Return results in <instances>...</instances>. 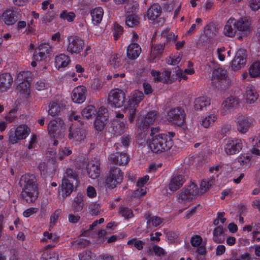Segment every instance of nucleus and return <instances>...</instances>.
I'll list each match as a JSON object with an SVG mask.
<instances>
[{
	"mask_svg": "<svg viewBox=\"0 0 260 260\" xmlns=\"http://www.w3.org/2000/svg\"><path fill=\"white\" fill-rule=\"evenodd\" d=\"M70 57L64 53L60 54L55 57L56 65H69L71 63Z\"/></svg>",
	"mask_w": 260,
	"mask_h": 260,
	"instance_id": "nucleus-41",
	"label": "nucleus"
},
{
	"mask_svg": "<svg viewBox=\"0 0 260 260\" xmlns=\"http://www.w3.org/2000/svg\"><path fill=\"white\" fill-rule=\"evenodd\" d=\"M127 244H133L137 249L141 250L143 248L145 242L142 240H138L136 238H133L127 241Z\"/></svg>",
	"mask_w": 260,
	"mask_h": 260,
	"instance_id": "nucleus-52",
	"label": "nucleus"
},
{
	"mask_svg": "<svg viewBox=\"0 0 260 260\" xmlns=\"http://www.w3.org/2000/svg\"><path fill=\"white\" fill-rule=\"evenodd\" d=\"M60 107L58 103L56 101H52L48 105V109L47 110L49 115L52 116H55L60 112Z\"/></svg>",
	"mask_w": 260,
	"mask_h": 260,
	"instance_id": "nucleus-39",
	"label": "nucleus"
},
{
	"mask_svg": "<svg viewBox=\"0 0 260 260\" xmlns=\"http://www.w3.org/2000/svg\"><path fill=\"white\" fill-rule=\"evenodd\" d=\"M237 31L240 35L245 36L250 31V23L246 19L237 20Z\"/></svg>",
	"mask_w": 260,
	"mask_h": 260,
	"instance_id": "nucleus-28",
	"label": "nucleus"
},
{
	"mask_svg": "<svg viewBox=\"0 0 260 260\" xmlns=\"http://www.w3.org/2000/svg\"><path fill=\"white\" fill-rule=\"evenodd\" d=\"M249 74L251 78L260 76V66H250Z\"/></svg>",
	"mask_w": 260,
	"mask_h": 260,
	"instance_id": "nucleus-60",
	"label": "nucleus"
},
{
	"mask_svg": "<svg viewBox=\"0 0 260 260\" xmlns=\"http://www.w3.org/2000/svg\"><path fill=\"white\" fill-rule=\"evenodd\" d=\"M92 22L97 25L100 23L103 19L104 10L101 7H98L92 9L90 12Z\"/></svg>",
	"mask_w": 260,
	"mask_h": 260,
	"instance_id": "nucleus-31",
	"label": "nucleus"
},
{
	"mask_svg": "<svg viewBox=\"0 0 260 260\" xmlns=\"http://www.w3.org/2000/svg\"><path fill=\"white\" fill-rule=\"evenodd\" d=\"M211 84L218 89H224L229 86L226 71L221 67L215 69L211 76Z\"/></svg>",
	"mask_w": 260,
	"mask_h": 260,
	"instance_id": "nucleus-4",
	"label": "nucleus"
},
{
	"mask_svg": "<svg viewBox=\"0 0 260 260\" xmlns=\"http://www.w3.org/2000/svg\"><path fill=\"white\" fill-rule=\"evenodd\" d=\"M199 193L197 185L191 183L181 190L179 194L178 199L182 202H188L191 201L194 197L198 196Z\"/></svg>",
	"mask_w": 260,
	"mask_h": 260,
	"instance_id": "nucleus-15",
	"label": "nucleus"
},
{
	"mask_svg": "<svg viewBox=\"0 0 260 260\" xmlns=\"http://www.w3.org/2000/svg\"><path fill=\"white\" fill-rule=\"evenodd\" d=\"M244 140L239 138L229 139L224 146V150L228 155L238 154L242 149Z\"/></svg>",
	"mask_w": 260,
	"mask_h": 260,
	"instance_id": "nucleus-13",
	"label": "nucleus"
},
{
	"mask_svg": "<svg viewBox=\"0 0 260 260\" xmlns=\"http://www.w3.org/2000/svg\"><path fill=\"white\" fill-rule=\"evenodd\" d=\"M139 22V18L134 14L128 15L125 18V24L129 27L137 26Z\"/></svg>",
	"mask_w": 260,
	"mask_h": 260,
	"instance_id": "nucleus-46",
	"label": "nucleus"
},
{
	"mask_svg": "<svg viewBox=\"0 0 260 260\" xmlns=\"http://www.w3.org/2000/svg\"><path fill=\"white\" fill-rule=\"evenodd\" d=\"M87 90L84 86H78L72 91V99L74 103L81 104L86 99Z\"/></svg>",
	"mask_w": 260,
	"mask_h": 260,
	"instance_id": "nucleus-20",
	"label": "nucleus"
},
{
	"mask_svg": "<svg viewBox=\"0 0 260 260\" xmlns=\"http://www.w3.org/2000/svg\"><path fill=\"white\" fill-rule=\"evenodd\" d=\"M72 153V150L67 147L59 149L58 156L59 160H62L67 156H69Z\"/></svg>",
	"mask_w": 260,
	"mask_h": 260,
	"instance_id": "nucleus-55",
	"label": "nucleus"
},
{
	"mask_svg": "<svg viewBox=\"0 0 260 260\" xmlns=\"http://www.w3.org/2000/svg\"><path fill=\"white\" fill-rule=\"evenodd\" d=\"M212 182L211 180L203 179L200 183V187L199 189V195L202 194L206 192L212 186Z\"/></svg>",
	"mask_w": 260,
	"mask_h": 260,
	"instance_id": "nucleus-48",
	"label": "nucleus"
},
{
	"mask_svg": "<svg viewBox=\"0 0 260 260\" xmlns=\"http://www.w3.org/2000/svg\"><path fill=\"white\" fill-rule=\"evenodd\" d=\"M67 178H63L62 181L61 190L63 198L70 196L74 189L73 181H77V176L71 169L67 170Z\"/></svg>",
	"mask_w": 260,
	"mask_h": 260,
	"instance_id": "nucleus-10",
	"label": "nucleus"
},
{
	"mask_svg": "<svg viewBox=\"0 0 260 260\" xmlns=\"http://www.w3.org/2000/svg\"><path fill=\"white\" fill-rule=\"evenodd\" d=\"M58 255L51 250L44 251L42 254L41 260H58Z\"/></svg>",
	"mask_w": 260,
	"mask_h": 260,
	"instance_id": "nucleus-49",
	"label": "nucleus"
},
{
	"mask_svg": "<svg viewBox=\"0 0 260 260\" xmlns=\"http://www.w3.org/2000/svg\"><path fill=\"white\" fill-rule=\"evenodd\" d=\"M203 239L200 235H194L190 239V243L193 247H197L202 244Z\"/></svg>",
	"mask_w": 260,
	"mask_h": 260,
	"instance_id": "nucleus-63",
	"label": "nucleus"
},
{
	"mask_svg": "<svg viewBox=\"0 0 260 260\" xmlns=\"http://www.w3.org/2000/svg\"><path fill=\"white\" fill-rule=\"evenodd\" d=\"M141 49L137 43H132L127 48V56L130 59H135L140 55Z\"/></svg>",
	"mask_w": 260,
	"mask_h": 260,
	"instance_id": "nucleus-29",
	"label": "nucleus"
},
{
	"mask_svg": "<svg viewBox=\"0 0 260 260\" xmlns=\"http://www.w3.org/2000/svg\"><path fill=\"white\" fill-rule=\"evenodd\" d=\"M83 197L81 195L77 196L74 200L72 207L75 212L82 210L84 207Z\"/></svg>",
	"mask_w": 260,
	"mask_h": 260,
	"instance_id": "nucleus-40",
	"label": "nucleus"
},
{
	"mask_svg": "<svg viewBox=\"0 0 260 260\" xmlns=\"http://www.w3.org/2000/svg\"><path fill=\"white\" fill-rule=\"evenodd\" d=\"M185 182L184 176L180 174H174L170 180L169 188L172 191H175L179 189Z\"/></svg>",
	"mask_w": 260,
	"mask_h": 260,
	"instance_id": "nucleus-23",
	"label": "nucleus"
},
{
	"mask_svg": "<svg viewBox=\"0 0 260 260\" xmlns=\"http://www.w3.org/2000/svg\"><path fill=\"white\" fill-rule=\"evenodd\" d=\"M39 169L41 174L45 176V177H52L56 170V167L54 164L50 161L47 162H41L39 165Z\"/></svg>",
	"mask_w": 260,
	"mask_h": 260,
	"instance_id": "nucleus-21",
	"label": "nucleus"
},
{
	"mask_svg": "<svg viewBox=\"0 0 260 260\" xmlns=\"http://www.w3.org/2000/svg\"><path fill=\"white\" fill-rule=\"evenodd\" d=\"M174 82L176 80L180 81L182 79L186 80L187 77L185 75L184 71L183 72L181 71L177 70L174 73Z\"/></svg>",
	"mask_w": 260,
	"mask_h": 260,
	"instance_id": "nucleus-64",
	"label": "nucleus"
},
{
	"mask_svg": "<svg viewBox=\"0 0 260 260\" xmlns=\"http://www.w3.org/2000/svg\"><path fill=\"white\" fill-rule=\"evenodd\" d=\"M19 184L22 189L19 197L20 202L23 204L34 203L39 195L37 179L35 175L29 173L22 175Z\"/></svg>",
	"mask_w": 260,
	"mask_h": 260,
	"instance_id": "nucleus-2",
	"label": "nucleus"
},
{
	"mask_svg": "<svg viewBox=\"0 0 260 260\" xmlns=\"http://www.w3.org/2000/svg\"><path fill=\"white\" fill-rule=\"evenodd\" d=\"M181 59L180 55H173L167 58V62L169 65H176L178 64Z\"/></svg>",
	"mask_w": 260,
	"mask_h": 260,
	"instance_id": "nucleus-61",
	"label": "nucleus"
},
{
	"mask_svg": "<svg viewBox=\"0 0 260 260\" xmlns=\"http://www.w3.org/2000/svg\"><path fill=\"white\" fill-rule=\"evenodd\" d=\"M108 159L111 164L123 166L127 165L129 158L127 153L116 152L110 154Z\"/></svg>",
	"mask_w": 260,
	"mask_h": 260,
	"instance_id": "nucleus-18",
	"label": "nucleus"
},
{
	"mask_svg": "<svg viewBox=\"0 0 260 260\" xmlns=\"http://www.w3.org/2000/svg\"><path fill=\"white\" fill-rule=\"evenodd\" d=\"M166 117L172 125L181 127L185 122L186 113L183 108L177 107L168 111Z\"/></svg>",
	"mask_w": 260,
	"mask_h": 260,
	"instance_id": "nucleus-5",
	"label": "nucleus"
},
{
	"mask_svg": "<svg viewBox=\"0 0 260 260\" xmlns=\"http://www.w3.org/2000/svg\"><path fill=\"white\" fill-rule=\"evenodd\" d=\"M119 213L127 220L134 216L133 211L127 207L121 206L119 208Z\"/></svg>",
	"mask_w": 260,
	"mask_h": 260,
	"instance_id": "nucleus-50",
	"label": "nucleus"
},
{
	"mask_svg": "<svg viewBox=\"0 0 260 260\" xmlns=\"http://www.w3.org/2000/svg\"><path fill=\"white\" fill-rule=\"evenodd\" d=\"M174 73L165 70L160 73L159 82L165 84H172L174 82Z\"/></svg>",
	"mask_w": 260,
	"mask_h": 260,
	"instance_id": "nucleus-37",
	"label": "nucleus"
},
{
	"mask_svg": "<svg viewBox=\"0 0 260 260\" xmlns=\"http://www.w3.org/2000/svg\"><path fill=\"white\" fill-rule=\"evenodd\" d=\"M13 82V78L10 73H4L0 74V92L8 90Z\"/></svg>",
	"mask_w": 260,
	"mask_h": 260,
	"instance_id": "nucleus-22",
	"label": "nucleus"
},
{
	"mask_svg": "<svg viewBox=\"0 0 260 260\" xmlns=\"http://www.w3.org/2000/svg\"><path fill=\"white\" fill-rule=\"evenodd\" d=\"M80 260H93L94 254L90 250H85L79 254Z\"/></svg>",
	"mask_w": 260,
	"mask_h": 260,
	"instance_id": "nucleus-54",
	"label": "nucleus"
},
{
	"mask_svg": "<svg viewBox=\"0 0 260 260\" xmlns=\"http://www.w3.org/2000/svg\"><path fill=\"white\" fill-rule=\"evenodd\" d=\"M128 0H113L116 5H121L126 3L124 6V9L128 13L133 12L138 8L137 3L133 4L132 3H127Z\"/></svg>",
	"mask_w": 260,
	"mask_h": 260,
	"instance_id": "nucleus-45",
	"label": "nucleus"
},
{
	"mask_svg": "<svg viewBox=\"0 0 260 260\" xmlns=\"http://www.w3.org/2000/svg\"><path fill=\"white\" fill-rule=\"evenodd\" d=\"M246 63V57L244 51L243 50H239L233 61L232 65H243Z\"/></svg>",
	"mask_w": 260,
	"mask_h": 260,
	"instance_id": "nucleus-38",
	"label": "nucleus"
},
{
	"mask_svg": "<svg viewBox=\"0 0 260 260\" xmlns=\"http://www.w3.org/2000/svg\"><path fill=\"white\" fill-rule=\"evenodd\" d=\"M98 112L94 106L93 105H88L84 108L82 111V116L87 119H89L94 117L96 114L97 115Z\"/></svg>",
	"mask_w": 260,
	"mask_h": 260,
	"instance_id": "nucleus-35",
	"label": "nucleus"
},
{
	"mask_svg": "<svg viewBox=\"0 0 260 260\" xmlns=\"http://www.w3.org/2000/svg\"><path fill=\"white\" fill-rule=\"evenodd\" d=\"M150 137L147 140L148 148L154 153L160 154L169 150L173 146L174 142L172 138L175 133L169 132L160 133L159 127H151Z\"/></svg>",
	"mask_w": 260,
	"mask_h": 260,
	"instance_id": "nucleus-1",
	"label": "nucleus"
},
{
	"mask_svg": "<svg viewBox=\"0 0 260 260\" xmlns=\"http://www.w3.org/2000/svg\"><path fill=\"white\" fill-rule=\"evenodd\" d=\"M68 45L67 51L72 54H78L84 47V41L76 36H70L68 37Z\"/></svg>",
	"mask_w": 260,
	"mask_h": 260,
	"instance_id": "nucleus-14",
	"label": "nucleus"
},
{
	"mask_svg": "<svg viewBox=\"0 0 260 260\" xmlns=\"http://www.w3.org/2000/svg\"><path fill=\"white\" fill-rule=\"evenodd\" d=\"M20 16L21 13L20 12L15 11L14 9H8L3 12L0 16V19L5 24L12 25L16 22L18 19V16Z\"/></svg>",
	"mask_w": 260,
	"mask_h": 260,
	"instance_id": "nucleus-17",
	"label": "nucleus"
},
{
	"mask_svg": "<svg viewBox=\"0 0 260 260\" xmlns=\"http://www.w3.org/2000/svg\"><path fill=\"white\" fill-rule=\"evenodd\" d=\"M217 119V115L212 113L203 118L201 124L205 128H208L212 125Z\"/></svg>",
	"mask_w": 260,
	"mask_h": 260,
	"instance_id": "nucleus-36",
	"label": "nucleus"
},
{
	"mask_svg": "<svg viewBox=\"0 0 260 260\" xmlns=\"http://www.w3.org/2000/svg\"><path fill=\"white\" fill-rule=\"evenodd\" d=\"M239 101L237 98L231 96L226 98L222 103L223 108L230 110L237 106Z\"/></svg>",
	"mask_w": 260,
	"mask_h": 260,
	"instance_id": "nucleus-33",
	"label": "nucleus"
},
{
	"mask_svg": "<svg viewBox=\"0 0 260 260\" xmlns=\"http://www.w3.org/2000/svg\"><path fill=\"white\" fill-rule=\"evenodd\" d=\"M210 99L206 96L197 98L194 100V108L196 110L202 111L210 105Z\"/></svg>",
	"mask_w": 260,
	"mask_h": 260,
	"instance_id": "nucleus-25",
	"label": "nucleus"
},
{
	"mask_svg": "<svg viewBox=\"0 0 260 260\" xmlns=\"http://www.w3.org/2000/svg\"><path fill=\"white\" fill-rule=\"evenodd\" d=\"M237 27V20L230 18L227 21L223 30L224 34L228 37H234L238 32Z\"/></svg>",
	"mask_w": 260,
	"mask_h": 260,
	"instance_id": "nucleus-24",
	"label": "nucleus"
},
{
	"mask_svg": "<svg viewBox=\"0 0 260 260\" xmlns=\"http://www.w3.org/2000/svg\"><path fill=\"white\" fill-rule=\"evenodd\" d=\"M83 126H75L74 124L71 125L69 128L68 138L70 140L80 142L85 137V132Z\"/></svg>",
	"mask_w": 260,
	"mask_h": 260,
	"instance_id": "nucleus-19",
	"label": "nucleus"
},
{
	"mask_svg": "<svg viewBox=\"0 0 260 260\" xmlns=\"http://www.w3.org/2000/svg\"><path fill=\"white\" fill-rule=\"evenodd\" d=\"M145 217L147 220V224H150L151 223L155 227L159 226L163 222V219L161 218L155 216H151L149 214H146Z\"/></svg>",
	"mask_w": 260,
	"mask_h": 260,
	"instance_id": "nucleus-44",
	"label": "nucleus"
},
{
	"mask_svg": "<svg viewBox=\"0 0 260 260\" xmlns=\"http://www.w3.org/2000/svg\"><path fill=\"white\" fill-rule=\"evenodd\" d=\"M113 125V130L117 135L123 134L126 128V121H121L120 120L115 121Z\"/></svg>",
	"mask_w": 260,
	"mask_h": 260,
	"instance_id": "nucleus-42",
	"label": "nucleus"
},
{
	"mask_svg": "<svg viewBox=\"0 0 260 260\" xmlns=\"http://www.w3.org/2000/svg\"><path fill=\"white\" fill-rule=\"evenodd\" d=\"M161 36L164 37L168 41H174L176 39V36L172 32H169V29L168 28L162 31Z\"/></svg>",
	"mask_w": 260,
	"mask_h": 260,
	"instance_id": "nucleus-58",
	"label": "nucleus"
},
{
	"mask_svg": "<svg viewBox=\"0 0 260 260\" xmlns=\"http://www.w3.org/2000/svg\"><path fill=\"white\" fill-rule=\"evenodd\" d=\"M125 98V94L122 90L112 89L108 95V105L112 108H120L124 105Z\"/></svg>",
	"mask_w": 260,
	"mask_h": 260,
	"instance_id": "nucleus-11",
	"label": "nucleus"
},
{
	"mask_svg": "<svg viewBox=\"0 0 260 260\" xmlns=\"http://www.w3.org/2000/svg\"><path fill=\"white\" fill-rule=\"evenodd\" d=\"M75 165L78 169L83 170L87 166V161L84 158L78 157L75 160Z\"/></svg>",
	"mask_w": 260,
	"mask_h": 260,
	"instance_id": "nucleus-59",
	"label": "nucleus"
},
{
	"mask_svg": "<svg viewBox=\"0 0 260 260\" xmlns=\"http://www.w3.org/2000/svg\"><path fill=\"white\" fill-rule=\"evenodd\" d=\"M46 58V57L44 55L40 54V53L37 52V50H35L32 57V61L31 65H37V64H39Z\"/></svg>",
	"mask_w": 260,
	"mask_h": 260,
	"instance_id": "nucleus-56",
	"label": "nucleus"
},
{
	"mask_svg": "<svg viewBox=\"0 0 260 260\" xmlns=\"http://www.w3.org/2000/svg\"><path fill=\"white\" fill-rule=\"evenodd\" d=\"M31 73L30 71H22L17 76V80L21 81L17 87V89L23 99H28L30 94L29 78Z\"/></svg>",
	"mask_w": 260,
	"mask_h": 260,
	"instance_id": "nucleus-6",
	"label": "nucleus"
},
{
	"mask_svg": "<svg viewBox=\"0 0 260 260\" xmlns=\"http://www.w3.org/2000/svg\"><path fill=\"white\" fill-rule=\"evenodd\" d=\"M76 17V14L74 12L68 11L64 10L61 11L59 14V18L63 21H67L68 22H73Z\"/></svg>",
	"mask_w": 260,
	"mask_h": 260,
	"instance_id": "nucleus-43",
	"label": "nucleus"
},
{
	"mask_svg": "<svg viewBox=\"0 0 260 260\" xmlns=\"http://www.w3.org/2000/svg\"><path fill=\"white\" fill-rule=\"evenodd\" d=\"M144 95L142 92H136L133 97L129 98L128 101L124 104L125 112L129 114L128 119L133 122L135 118L136 108L140 102L143 99Z\"/></svg>",
	"mask_w": 260,
	"mask_h": 260,
	"instance_id": "nucleus-8",
	"label": "nucleus"
},
{
	"mask_svg": "<svg viewBox=\"0 0 260 260\" xmlns=\"http://www.w3.org/2000/svg\"><path fill=\"white\" fill-rule=\"evenodd\" d=\"M73 245H75L77 248H85L89 245V241L84 239H79L76 241H73L72 243Z\"/></svg>",
	"mask_w": 260,
	"mask_h": 260,
	"instance_id": "nucleus-57",
	"label": "nucleus"
},
{
	"mask_svg": "<svg viewBox=\"0 0 260 260\" xmlns=\"http://www.w3.org/2000/svg\"><path fill=\"white\" fill-rule=\"evenodd\" d=\"M88 176L92 179L98 178L100 174V164L89 163L86 167Z\"/></svg>",
	"mask_w": 260,
	"mask_h": 260,
	"instance_id": "nucleus-30",
	"label": "nucleus"
},
{
	"mask_svg": "<svg viewBox=\"0 0 260 260\" xmlns=\"http://www.w3.org/2000/svg\"><path fill=\"white\" fill-rule=\"evenodd\" d=\"M123 179V173L121 170L114 166H110L106 175L105 186L108 188L113 189L121 184Z\"/></svg>",
	"mask_w": 260,
	"mask_h": 260,
	"instance_id": "nucleus-3",
	"label": "nucleus"
},
{
	"mask_svg": "<svg viewBox=\"0 0 260 260\" xmlns=\"http://www.w3.org/2000/svg\"><path fill=\"white\" fill-rule=\"evenodd\" d=\"M108 110L106 108L101 107L98 111L94 125L96 131L101 132L104 129L108 118Z\"/></svg>",
	"mask_w": 260,
	"mask_h": 260,
	"instance_id": "nucleus-16",
	"label": "nucleus"
},
{
	"mask_svg": "<svg viewBox=\"0 0 260 260\" xmlns=\"http://www.w3.org/2000/svg\"><path fill=\"white\" fill-rule=\"evenodd\" d=\"M63 126L64 122L60 118L50 120L47 126L49 135L53 138H62Z\"/></svg>",
	"mask_w": 260,
	"mask_h": 260,
	"instance_id": "nucleus-12",
	"label": "nucleus"
},
{
	"mask_svg": "<svg viewBox=\"0 0 260 260\" xmlns=\"http://www.w3.org/2000/svg\"><path fill=\"white\" fill-rule=\"evenodd\" d=\"M100 205L97 203H92L89 205V213L92 216H97L101 213Z\"/></svg>",
	"mask_w": 260,
	"mask_h": 260,
	"instance_id": "nucleus-53",
	"label": "nucleus"
},
{
	"mask_svg": "<svg viewBox=\"0 0 260 260\" xmlns=\"http://www.w3.org/2000/svg\"><path fill=\"white\" fill-rule=\"evenodd\" d=\"M235 122L237 131L245 134L253 125V119L247 115L239 113L235 117Z\"/></svg>",
	"mask_w": 260,
	"mask_h": 260,
	"instance_id": "nucleus-9",
	"label": "nucleus"
},
{
	"mask_svg": "<svg viewBox=\"0 0 260 260\" xmlns=\"http://www.w3.org/2000/svg\"><path fill=\"white\" fill-rule=\"evenodd\" d=\"M52 47L48 43H42L39 46V47L35 49L37 52L47 57V56L49 54L51 51Z\"/></svg>",
	"mask_w": 260,
	"mask_h": 260,
	"instance_id": "nucleus-47",
	"label": "nucleus"
},
{
	"mask_svg": "<svg viewBox=\"0 0 260 260\" xmlns=\"http://www.w3.org/2000/svg\"><path fill=\"white\" fill-rule=\"evenodd\" d=\"M69 120L72 122V124H74L75 126H83L84 125V122L82 120L81 116L76 115L74 113H73L70 115Z\"/></svg>",
	"mask_w": 260,
	"mask_h": 260,
	"instance_id": "nucleus-51",
	"label": "nucleus"
},
{
	"mask_svg": "<svg viewBox=\"0 0 260 260\" xmlns=\"http://www.w3.org/2000/svg\"><path fill=\"white\" fill-rule=\"evenodd\" d=\"M30 133V129L26 124H20L16 128H12L9 131V142L12 144L18 143L20 140L25 139Z\"/></svg>",
	"mask_w": 260,
	"mask_h": 260,
	"instance_id": "nucleus-7",
	"label": "nucleus"
},
{
	"mask_svg": "<svg viewBox=\"0 0 260 260\" xmlns=\"http://www.w3.org/2000/svg\"><path fill=\"white\" fill-rule=\"evenodd\" d=\"M161 13V7L157 4L152 5L147 10V17L149 19L154 20Z\"/></svg>",
	"mask_w": 260,
	"mask_h": 260,
	"instance_id": "nucleus-32",
	"label": "nucleus"
},
{
	"mask_svg": "<svg viewBox=\"0 0 260 260\" xmlns=\"http://www.w3.org/2000/svg\"><path fill=\"white\" fill-rule=\"evenodd\" d=\"M164 49L163 44H157L152 46L151 48L150 53L148 57L149 62L153 63L159 58V55Z\"/></svg>",
	"mask_w": 260,
	"mask_h": 260,
	"instance_id": "nucleus-26",
	"label": "nucleus"
},
{
	"mask_svg": "<svg viewBox=\"0 0 260 260\" xmlns=\"http://www.w3.org/2000/svg\"><path fill=\"white\" fill-rule=\"evenodd\" d=\"M245 96L247 102L249 104L254 103L258 99V94L252 85L249 84L246 88Z\"/></svg>",
	"mask_w": 260,
	"mask_h": 260,
	"instance_id": "nucleus-27",
	"label": "nucleus"
},
{
	"mask_svg": "<svg viewBox=\"0 0 260 260\" xmlns=\"http://www.w3.org/2000/svg\"><path fill=\"white\" fill-rule=\"evenodd\" d=\"M156 115L157 112L155 111H151L147 113L145 118L142 122L144 129L153 124L156 119Z\"/></svg>",
	"mask_w": 260,
	"mask_h": 260,
	"instance_id": "nucleus-34",
	"label": "nucleus"
},
{
	"mask_svg": "<svg viewBox=\"0 0 260 260\" xmlns=\"http://www.w3.org/2000/svg\"><path fill=\"white\" fill-rule=\"evenodd\" d=\"M140 68L134 69V74L140 80L141 77H144L147 73V71L144 68V66H140Z\"/></svg>",
	"mask_w": 260,
	"mask_h": 260,
	"instance_id": "nucleus-62",
	"label": "nucleus"
}]
</instances>
